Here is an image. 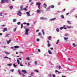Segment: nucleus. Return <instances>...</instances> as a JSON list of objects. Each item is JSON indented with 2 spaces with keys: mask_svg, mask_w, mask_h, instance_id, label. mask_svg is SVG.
Masks as SVG:
<instances>
[{
  "mask_svg": "<svg viewBox=\"0 0 77 77\" xmlns=\"http://www.w3.org/2000/svg\"><path fill=\"white\" fill-rule=\"evenodd\" d=\"M25 29L26 32L25 35H28V33H29V29L26 28Z\"/></svg>",
  "mask_w": 77,
  "mask_h": 77,
  "instance_id": "f257e3e1",
  "label": "nucleus"
},
{
  "mask_svg": "<svg viewBox=\"0 0 77 77\" xmlns=\"http://www.w3.org/2000/svg\"><path fill=\"white\" fill-rule=\"evenodd\" d=\"M40 20H47V18L44 17H41L40 18Z\"/></svg>",
  "mask_w": 77,
  "mask_h": 77,
  "instance_id": "f03ea898",
  "label": "nucleus"
},
{
  "mask_svg": "<svg viewBox=\"0 0 77 77\" xmlns=\"http://www.w3.org/2000/svg\"><path fill=\"white\" fill-rule=\"evenodd\" d=\"M17 15H19V16H21V12L20 11L18 12V13L17 14Z\"/></svg>",
  "mask_w": 77,
  "mask_h": 77,
  "instance_id": "7ed1b4c3",
  "label": "nucleus"
},
{
  "mask_svg": "<svg viewBox=\"0 0 77 77\" xmlns=\"http://www.w3.org/2000/svg\"><path fill=\"white\" fill-rule=\"evenodd\" d=\"M22 72H23V74H26V73H27V72H26L25 70H22Z\"/></svg>",
  "mask_w": 77,
  "mask_h": 77,
  "instance_id": "20e7f679",
  "label": "nucleus"
},
{
  "mask_svg": "<svg viewBox=\"0 0 77 77\" xmlns=\"http://www.w3.org/2000/svg\"><path fill=\"white\" fill-rule=\"evenodd\" d=\"M43 7L44 8H47V4H43Z\"/></svg>",
  "mask_w": 77,
  "mask_h": 77,
  "instance_id": "39448f33",
  "label": "nucleus"
},
{
  "mask_svg": "<svg viewBox=\"0 0 77 77\" xmlns=\"http://www.w3.org/2000/svg\"><path fill=\"white\" fill-rule=\"evenodd\" d=\"M4 30L3 31V32H5V31H7L8 30L7 29V28H4Z\"/></svg>",
  "mask_w": 77,
  "mask_h": 77,
  "instance_id": "423d86ee",
  "label": "nucleus"
},
{
  "mask_svg": "<svg viewBox=\"0 0 77 77\" xmlns=\"http://www.w3.org/2000/svg\"><path fill=\"white\" fill-rule=\"evenodd\" d=\"M66 29V28H65V27H61L60 28V30H62V29Z\"/></svg>",
  "mask_w": 77,
  "mask_h": 77,
  "instance_id": "0eeeda50",
  "label": "nucleus"
},
{
  "mask_svg": "<svg viewBox=\"0 0 77 77\" xmlns=\"http://www.w3.org/2000/svg\"><path fill=\"white\" fill-rule=\"evenodd\" d=\"M37 13L38 14H40L41 13V11L40 10H37Z\"/></svg>",
  "mask_w": 77,
  "mask_h": 77,
  "instance_id": "6e6552de",
  "label": "nucleus"
},
{
  "mask_svg": "<svg viewBox=\"0 0 77 77\" xmlns=\"http://www.w3.org/2000/svg\"><path fill=\"white\" fill-rule=\"evenodd\" d=\"M48 53L50 54H52V52H51V51H50V50H49L48 51Z\"/></svg>",
  "mask_w": 77,
  "mask_h": 77,
  "instance_id": "1a4fd4ad",
  "label": "nucleus"
},
{
  "mask_svg": "<svg viewBox=\"0 0 77 77\" xmlns=\"http://www.w3.org/2000/svg\"><path fill=\"white\" fill-rule=\"evenodd\" d=\"M26 14H27L28 16H30V12H26Z\"/></svg>",
  "mask_w": 77,
  "mask_h": 77,
  "instance_id": "9d476101",
  "label": "nucleus"
},
{
  "mask_svg": "<svg viewBox=\"0 0 77 77\" xmlns=\"http://www.w3.org/2000/svg\"><path fill=\"white\" fill-rule=\"evenodd\" d=\"M36 5H41V3H39L38 2H37L36 3Z\"/></svg>",
  "mask_w": 77,
  "mask_h": 77,
  "instance_id": "9b49d317",
  "label": "nucleus"
},
{
  "mask_svg": "<svg viewBox=\"0 0 77 77\" xmlns=\"http://www.w3.org/2000/svg\"><path fill=\"white\" fill-rule=\"evenodd\" d=\"M17 61L18 64H20V61L19 60H18V59H17Z\"/></svg>",
  "mask_w": 77,
  "mask_h": 77,
  "instance_id": "f8f14e48",
  "label": "nucleus"
},
{
  "mask_svg": "<svg viewBox=\"0 0 77 77\" xmlns=\"http://www.w3.org/2000/svg\"><path fill=\"white\" fill-rule=\"evenodd\" d=\"M19 48V46H14V48Z\"/></svg>",
  "mask_w": 77,
  "mask_h": 77,
  "instance_id": "ddd939ff",
  "label": "nucleus"
},
{
  "mask_svg": "<svg viewBox=\"0 0 77 77\" xmlns=\"http://www.w3.org/2000/svg\"><path fill=\"white\" fill-rule=\"evenodd\" d=\"M10 0H5V2L6 3H8L9 2V1H10Z\"/></svg>",
  "mask_w": 77,
  "mask_h": 77,
  "instance_id": "4468645a",
  "label": "nucleus"
},
{
  "mask_svg": "<svg viewBox=\"0 0 77 77\" xmlns=\"http://www.w3.org/2000/svg\"><path fill=\"white\" fill-rule=\"evenodd\" d=\"M11 40H9L7 41V44H9V43H10V42H11Z\"/></svg>",
  "mask_w": 77,
  "mask_h": 77,
  "instance_id": "2eb2a0df",
  "label": "nucleus"
},
{
  "mask_svg": "<svg viewBox=\"0 0 77 77\" xmlns=\"http://www.w3.org/2000/svg\"><path fill=\"white\" fill-rule=\"evenodd\" d=\"M60 17H61L62 18H64V16H63V15H61Z\"/></svg>",
  "mask_w": 77,
  "mask_h": 77,
  "instance_id": "dca6fc26",
  "label": "nucleus"
},
{
  "mask_svg": "<svg viewBox=\"0 0 77 77\" xmlns=\"http://www.w3.org/2000/svg\"><path fill=\"white\" fill-rule=\"evenodd\" d=\"M56 18H54L53 19H51L50 20V21H53L54 20V19H55Z\"/></svg>",
  "mask_w": 77,
  "mask_h": 77,
  "instance_id": "f3484780",
  "label": "nucleus"
},
{
  "mask_svg": "<svg viewBox=\"0 0 77 77\" xmlns=\"http://www.w3.org/2000/svg\"><path fill=\"white\" fill-rule=\"evenodd\" d=\"M5 0H2V2H1V3H5Z\"/></svg>",
  "mask_w": 77,
  "mask_h": 77,
  "instance_id": "a211bd4d",
  "label": "nucleus"
},
{
  "mask_svg": "<svg viewBox=\"0 0 77 77\" xmlns=\"http://www.w3.org/2000/svg\"><path fill=\"white\" fill-rule=\"evenodd\" d=\"M5 54H10L9 53L7 52V51H5Z\"/></svg>",
  "mask_w": 77,
  "mask_h": 77,
  "instance_id": "6ab92c4d",
  "label": "nucleus"
},
{
  "mask_svg": "<svg viewBox=\"0 0 77 77\" xmlns=\"http://www.w3.org/2000/svg\"><path fill=\"white\" fill-rule=\"evenodd\" d=\"M72 45L74 47H75L76 46V45H75V43H73Z\"/></svg>",
  "mask_w": 77,
  "mask_h": 77,
  "instance_id": "aec40b11",
  "label": "nucleus"
},
{
  "mask_svg": "<svg viewBox=\"0 0 77 77\" xmlns=\"http://www.w3.org/2000/svg\"><path fill=\"white\" fill-rule=\"evenodd\" d=\"M23 5L21 6L20 7V10H23Z\"/></svg>",
  "mask_w": 77,
  "mask_h": 77,
  "instance_id": "412c9836",
  "label": "nucleus"
},
{
  "mask_svg": "<svg viewBox=\"0 0 77 77\" xmlns=\"http://www.w3.org/2000/svg\"><path fill=\"white\" fill-rule=\"evenodd\" d=\"M56 30L57 32H59V29L58 28L56 29Z\"/></svg>",
  "mask_w": 77,
  "mask_h": 77,
  "instance_id": "4be33fe9",
  "label": "nucleus"
},
{
  "mask_svg": "<svg viewBox=\"0 0 77 77\" xmlns=\"http://www.w3.org/2000/svg\"><path fill=\"white\" fill-rule=\"evenodd\" d=\"M51 37L50 36H49L48 38V39L49 40H50V39H51Z\"/></svg>",
  "mask_w": 77,
  "mask_h": 77,
  "instance_id": "5701e85b",
  "label": "nucleus"
},
{
  "mask_svg": "<svg viewBox=\"0 0 77 77\" xmlns=\"http://www.w3.org/2000/svg\"><path fill=\"white\" fill-rule=\"evenodd\" d=\"M16 21H17V20L16 19H14L13 20V22H16Z\"/></svg>",
  "mask_w": 77,
  "mask_h": 77,
  "instance_id": "b1692460",
  "label": "nucleus"
},
{
  "mask_svg": "<svg viewBox=\"0 0 77 77\" xmlns=\"http://www.w3.org/2000/svg\"><path fill=\"white\" fill-rule=\"evenodd\" d=\"M59 40H58L57 41V42L56 43V44H58V43H59Z\"/></svg>",
  "mask_w": 77,
  "mask_h": 77,
  "instance_id": "393cba45",
  "label": "nucleus"
},
{
  "mask_svg": "<svg viewBox=\"0 0 77 77\" xmlns=\"http://www.w3.org/2000/svg\"><path fill=\"white\" fill-rule=\"evenodd\" d=\"M67 23L69 24H71V22L69 21H67Z\"/></svg>",
  "mask_w": 77,
  "mask_h": 77,
  "instance_id": "a878e982",
  "label": "nucleus"
},
{
  "mask_svg": "<svg viewBox=\"0 0 77 77\" xmlns=\"http://www.w3.org/2000/svg\"><path fill=\"white\" fill-rule=\"evenodd\" d=\"M23 27V24H21V29H22Z\"/></svg>",
  "mask_w": 77,
  "mask_h": 77,
  "instance_id": "bb28decb",
  "label": "nucleus"
},
{
  "mask_svg": "<svg viewBox=\"0 0 77 77\" xmlns=\"http://www.w3.org/2000/svg\"><path fill=\"white\" fill-rule=\"evenodd\" d=\"M18 72H19V74L20 75H21V72H20V70L18 69Z\"/></svg>",
  "mask_w": 77,
  "mask_h": 77,
  "instance_id": "cd10ccee",
  "label": "nucleus"
},
{
  "mask_svg": "<svg viewBox=\"0 0 77 77\" xmlns=\"http://www.w3.org/2000/svg\"><path fill=\"white\" fill-rule=\"evenodd\" d=\"M23 10H24V11H27V9H26V8H23Z\"/></svg>",
  "mask_w": 77,
  "mask_h": 77,
  "instance_id": "c85d7f7f",
  "label": "nucleus"
},
{
  "mask_svg": "<svg viewBox=\"0 0 77 77\" xmlns=\"http://www.w3.org/2000/svg\"><path fill=\"white\" fill-rule=\"evenodd\" d=\"M51 8H54V6L53 5H52L51 6Z\"/></svg>",
  "mask_w": 77,
  "mask_h": 77,
  "instance_id": "c756f323",
  "label": "nucleus"
},
{
  "mask_svg": "<svg viewBox=\"0 0 77 77\" xmlns=\"http://www.w3.org/2000/svg\"><path fill=\"white\" fill-rule=\"evenodd\" d=\"M34 71H35V72H39V71H38L37 70H35Z\"/></svg>",
  "mask_w": 77,
  "mask_h": 77,
  "instance_id": "7c9ffc66",
  "label": "nucleus"
},
{
  "mask_svg": "<svg viewBox=\"0 0 77 77\" xmlns=\"http://www.w3.org/2000/svg\"><path fill=\"white\" fill-rule=\"evenodd\" d=\"M51 46V45H50V43H48V47H49Z\"/></svg>",
  "mask_w": 77,
  "mask_h": 77,
  "instance_id": "2f4dec72",
  "label": "nucleus"
},
{
  "mask_svg": "<svg viewBox=\"0 0 77 77\" xmlns=\"http://www.w3.org/2000/svg\"><path fill=\"white\" fill-rule=\"evenodd\" d=\"M38 35L41 36H42L41 34V32H39L38 34Z\"/></svg>",
  "mask_w": 77,
  "mask_h": 77,
  "instance_id": "473e14b6",
  "label": "nucleus"
},
{
  "mask_svg": "<svg viewBox=\"0 0 77 77\" xmlns=\"http://www.w3.org/2000/svg\"><path fill=\"white\" fill-rule=\"evenodd\" d=\"M68 39V38H66V37L64 38V40L65 41H66V40H67Z\"/></svg>",
  "mask_w": 77,
  "mask_h": 77,
  "instance_id": "72a5a7b5",
  "label": "nucleus"
},
{
  "mask_svg": "<svg viewBox=\"0 0 77 77\" xmlns=\"http://www.w3.org/2000/svg\"><path fill=\"white\" fill-rule=\"evenodd\" d=\"M36 41H38V42H39V39L37 38L36 39Z\"/></svg>",
  "mask_w": 77,
  "mask_h": 77,
  "instance_id": "f704fd0d",
  "label": "nucleus"
},
{
  "mask_svg": "<svg viewBox=\"0 0 77 77\" xmlns=\"http://www.w3.org/2000/svg\"><path fill=\"white\" fill-rule=\"evenodd\" d=\"M38 8H39V9H40V8H41V5H38Z\"/></svg>",
  "mask_w": 77,
  "mask_h": 77,
  "instance_id": "c9c22d12",
  "label": "nucleus"
},
{
  "mask_svg": "<svg viewBox=\"0 0 77 77\" xmlns=\"http://www.w3.org/2000/svg\"><path fill=\"white\" fill-rule=\"evenodd\" d=\"M20 22H19L18 23H17V24H18V25H20Z\"/></svg>",
  "mask_w": 77,
  "mask_h": 77,
  "instance_id": "e433bc0d",
  "label": "nucleus"
},
{
  "mask_svg": "<svg viewBox=\"0 0 77 77\" xmlns=\"http://www.w3.org/2000/svg\"><path fill=\"white\" fill-rule=\"evenodd\" d=\"M13 7L12 6H11L10 7V9H13Z\"/></svg>",
  "mask_w": 77,
  "mask_h": 77,
  "instance_id": "4c0bfd02",
  "label": "nucleus"
},
{
  "mask_svg": "<svg viewBox=\"0 0 77 77\" xmlns=\"http://www.w3.org/2000/svg\"><path fill=\"white\" fill-rule=\"evenodd\" d=\"M13 66H14V67H16V66H17L15 65V63H14L13 64Z\"/></svg>",
  "mask_w": 77,
  "mask_h": 77,
  "instance_id": "58836bf2",
  "label": "nucleus"
},
{
  "mask_svg": "<svg viewBox=\"0 0 77 77\" xmlns=\"http://www.w3.org/2000/svg\"><path fill=\"white\" fill-rule=\"evenodd\" d=\"M42 31L43 33V35H44V31L43 30H42Z\"/></svg>",
  "mask_w": 77,
  "mask_h": 77,
  "instance_id": "ea45409f",
  "label": "nucleus"
},
{
  "mask_svg": "<svg viewBox=\"0 0 77 77\" xmlns=\"http://www.w3.org/2000/svg\"><path fill=\"white\" fill-rule=\"evenodd\" d=\"M34 63H35V65H37V62H36V61H35Z\"/></svg>",
  "mask_w": 77,
  "mask_h": 77,
  "instance_id": "a19ab883",
  "label": "nucleus"
},
{
  "mask_svg": "<svg viewBox=\"0 0 77 77\" xmlns=\"http://www.w3.org/2000/svg\"><path fill=\"white\" fill-rule=\"evenodd\" d=\"M9 35H10V34H7V35H5V37H6V36H8Z\"/></svg>",
  "mask_w": 77,
  "mask_h": 77,
  "instance_id": "79ce46f5",
  "label": "nucleus"
},
{
  "mask_svg": "<svg viewBox=\"0 0 77 77\" xmlns=\"http://www.w3.org/2000/svg\"><path fill=\"white\" fill-rule=\"evenodd\" d=\"M39 31V29L35 31V32H38Z\"/></svg>",
  "mask_w": 77,
  "mask_h": 77,
  "instance_id": "37998d69",
  "label": "nucleus"
},
{
  "mask_svg": "<svg viewBox=\"0 0 77 77\" xmlns=\"http://www.w3.org/2000/svg\"><path fill=\"white\" fill-rule=\"evenodd\" d=\"M26 25L27 26H29V25H30V24L29 23H26Z\"/></svg>",
  "mask_w": 77,
  "mask_h": 77,
  "instance_id": "c03bdc74",
  "label": "nucleus"
},
{
  "mask_svg": "<svg viewBox=\"0 0 77 77\" xmlns=\"http://www.w3.org/2000/svg\"><path fill=\"white\" fill-rule=\"evenodd\" d=\"M8 66H12V64H9L8 65Z\"/></svg>",
  "mask_w": 77,
  "mask_h": 77,
  "instance_id": "a18cd8bd",
  "label": "nucleus"
},
{
  "mask_svg": "<svg viewBox=\"0 0 77 77\" xmlns=\"http://www.w3.org/2000/svg\"><path fill=\"white\" fill-rule=\"evenodd\" d=\"M14 32H15V31H16V28H14Z\"/></svg>",
  "mask_w": 77,
  "mask_h": 77,
  "instance_id": "49530a36",
  "label": "nucleus"
},
{
  "mask_svg": "<svg viewBox=\"0 0 77 77\" xmlns=\"http://www.w3.org/2000/svg\"><path fill=\"white\" fill-rule=\"evenodd\" d=\"M50 49H51V50H53V48H50Z\"/></svg>",
  "mask_w": 77,
  "mask_h": 77,
  "instance_id": "de8ad7c7",
  "label": "nucleus"
},
{
  "mask_svg": "<svg viewBox=\"0 0 77 77\" xmlns=\"http://www.w3.org/2000/svg\"><path fill=\"white\" fill-rule=\"evenodd\" d=\"M29 59H30V58L29 57H28L27 58V60H29Z\"/></svg>",
  "mask_w": 77,
  "mask_h": 77,
  "instance_id": "09e8293b",
  "label": "nucleus"
},
{
  "mask_svg": "<svg viewBox=\"0 0 77 77\" xmlns=\"http://www.w3.org/2000/svg\"><path fill=\"white\" fill-rule=\"evenodd\" d=\"M65 10H66V9H64L63 10H62V11L63 12H64V11H65Z\"/></svg>",
  "mask_w": 77,
  "mask_h": 77,
  "instance_id": "8fccbe9b",
  "label": "nucleus"
},
{
  "mask_svg": "<svg viewBox=\"0 0 77 77\" xmlns=\"http://www.w3.org/2000/svg\"><path fill=\"white\" fill-rule=\"evenodd\" d=\"M1 26H2V27H5V25H2Z\"/></svg>",
  "mask_w": 77,
  "mask_h": 77,
  "instance_id": "3c124183",
  "label": "nucleus"
},
{
  "mask_svg": "<svg viewBox=\"0 0 77 77\" xmlns=\"http://www.w3.org/2000/svg\"><path fill=\"white\" fill-rule=\"evenodd\" d=\"M38 51L39 52H40V51H41V50H40V49H38Z\"/></svg>",
  "mask_w": 77,
  "mask_h": 77,
  "instance_id": "603ef678",
  "label": "nucleus"
},
{
  "mask_svg": "<svg viewBox=\"0 0 77 77\" xmlns=\"http://www.w3.org/2000/svg\"><path fill=\"white\" fill-rule=\"evenodd\" d=\"M20 66H23V65H22V64H20Z\"/></svg>",
  "mask_w": 77,
  "mask_h": 77,
  "instance_id": "864d4df0",
  "label": "nucleus"
},
{
  "mask_svg": "<svg viewBox=\"0 0 77 77\" xmlns=\"http://www.w3.org/2000/svg\"><path fill=\"white\" fill-rule=\"evenodd\" d=\"M11 71H12V72H14V69H12Z\"/></svg>",
  "mask_w": 77,
  "mask_h": 77,
  "instance_id": "5fc2aeb1",
  "label": "nucleus"
},
{
  "mask_svg": "<svg viewBox=\"0 0 77 77\" xmlns=\"http://www.w3.org/2000/svg\"><path fill=\"white\" fill-rule=\"evenodd\" d=\"M52 76H53V77H55V75H53Z\"/></svg>",
  "mask_w": 77,
  "mask_h": 77,
  "instance_id": "6e6d98bb",
  "label": "nucleus"
},
{
  "mask_svg": "<svg viewBox=\"0 0 77 77\" xmlns=\"http://www.w3.org/2000/svg\"><path fill=\"white\" fill-rule=\"evenodd\" d=\"M32 74H33V73H31L30 75H31V76H32Z\"/></svg>",
  "mask_w": 77,
  "mask_h": 77,
  "instance_id": "4d7b16f0",
  "label": "nucleus"
},
{
  "mask_svg": "<svg viewBox=\"0 0 77 77\" xmlns=\"http://www.w3.org/2000/svg\"><path fill=\"white\" fill-rule=\"evenodd\" d=\"M58 68H59V69H60V68H61V66H59L58 67Z\"/></svg>",
  "mask_w": 77,
  "mask_h": 77,
  "instance_id": "13d9d810",
  "label": "nucleus"
},
{
  "mask_svg": "<svg viewBox=\"0 0 77 77\" xmlns=\"http://www.w3.org/2000/svg\"><path fill=\"white\" fill-rule=\"evenodd\" d=\"M31 0H29V3H30L31 2Z\"/></svg>",
  "mask_w": 77,
  "mask_h": 77,
  "instance_id": "bf43d9fd",
  "label": "nucleus"
},
{
  "mask_svg": "<svg viewBox=\"0 0 77 77\" xmlns=\"http://www.w3.org/2000/svg\"><path fill=\"white\" fill-rule=\"evenodd\" d=\"M69 14V13H68L66 14V15H68V14Z\"/></svg>",
  "mask_w": 77,
  "mask_h": 77,
  "instance_id": "052dcab7",
  "label": "nucleus"
},
{
  "mask_svg": "<svg viewBox=\"0 0 77 77\" xmlns=\"http://www.w3.org/2000/svg\"><path fill=\"white\" fill-rule=\"evenodd\" d=\"M2 14L0 13V16H2Z\"/></svg>",
  "mask_w": 77,
  "mask_h": 77,
  "instance_id": "680f3d73",
  "label": "nucleus"
},
{
  "mask_svg": "<svg viewBox=\"0 0 77 77\" xmlns=\"http://www.w3.org/2000/svg\"><path fill=\"white\" fill-rule=\"evenodd\" d=\"M19 59H20V60H21V58H19Z\"/></svg>",
  "mask_w": 77,
  "mask_h": 77,
  "instance_id": "e2e57ef3",
  "label": "nucleus"
},
{
  "mask_svg": "<svg viewBox=\"0 0 77 77\" xmlns=\"http://www.w3.org/2000/svg\"><path fill=\"white\" fill-rule=\"evenodd\" d=\"M47 42H48V43H49L50 42L49 41H47Z\"/></svg>",
  "mask_w": 77,
  "mask_h": 77,
  "instance_id": "0e129e2a",
  "label": "nucleus"
},
{
  "mask_svg": "<svg viewBox=\"0 0 77 77\" xmlns=\"http://www.w3.org/2000/svg\"><path fill=\"white\" fill-rule=\"evenodd\" d=\"M8 58V57H5V58Z\"/></svg>",
  "mask_w": 77,
  "mask_h": 77,
  "instance_id": "69168bd1",
  "label": "nucleus"
},
{
  "mask_svg": "<svg viewBox=\"0 0 77 77\" xmlns=\"http://www.w3.org/2000/svg\"><path fill=\"white\" fill-rule=\"evenodd\" d=\"M60 2H59L58 4V5H60Z\"/></svg>",
  "mask_w": 77,
  "mask_h": 77,
  "instance_id": "338daca9",
  "label": "nucleus"
},
{
  "mask_svg": "<svg viewBox=\"0 0 77 77\" xmlns=\"http://www.w3.org/2000/svg\"><path fill=\"white\" fill-rule=\"evenodd\" d=\"M62 77H66L65 76H63V75L62 76Z\"/></svg>",
  "mask_w": 77,
  "mask_h": 77,
  "instance_id": "774afa93",
  "label": "nucleus"
}]
</instances>
